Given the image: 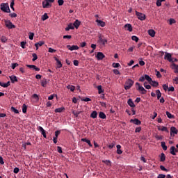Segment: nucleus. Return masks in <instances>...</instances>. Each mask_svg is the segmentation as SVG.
I'll return each mask as SVG.
<instances>
[{
	"label": "nucleus",
	"mask_w": 178,
	"mask_h": 178,
	"mask_svg": "<svg viewBox=\"0 0 178 178\" xmlns=\"http://www.w3.org/2000/svg\"><path fill=\"white\" fill-rule=\"evenodd\" d=\"M1 10L5 12L6 13H10V8H9V3H2L0 5Z\"/></svg>",
	"instance_id": "obj_1"
},
{
	"label": "nucleus",
	"mask_w": 178,
	"mask_h": 178,
	"mask_svg": "<svg viewBox=\"0 0 178 178\" xmlns=\"http://www.w3.org/2000/svg\"><path fill=\"white\" fill-rule=\"evenodd\" d=\"M134 84V81L131 80V79H128L124 84V90H130L133 85Z\"/></svg>",
	"instance_id": "obj_2"
},
{
	"label": "nucleus",
	"mask_w": 178,
	"mask_h": 178,
	"mask_svg": "<svg viewBox=\"0 0 178 178\" xmlns=\"http://www.w3.org/2000/svg\"><path fill=\"white\" fill-rule=\"evenodd\" d=\"M55 2V0H44L42 1V8H48L52 6V3Z\"/></svg>",
	"instance_id": "obj_3"
},
{
	"label": "nucleus",
	"mask_w": 178,
	"mask_h": 178,
	"mask_svg": "<svg viewBox=\"0 0 178 178\" xmlns=\"http://www.w3.org/2000/svg\"><path fill=\"white\" fill-rule=\"evenodd\" d=\"M136 90L138 91H139V92H140V94H147V90H145V88H144V87L141 86V85H140V83L136 82Z\"/></svg>",
	"instance_id": "obj_4"
},
{
	"label": "nucleus",
	"mask_w": 178,
	"mask_h": 178,
	"mask_svg": "<svg viewBox=\"0 0 178 178\" xmlns=\"http://www.w3.org/2000/svg\"><path fill=\"white\" fill-rule=\"evenodd\" d=\"M4 23H5L6 27H8L9 29H15L16 28V26H15L12 23V22H10V20H5Z\"/></svg>",
	"instance_id": "obj_5"
},
{
	"label": "nucleus",
	"mask_w": 178,
	"mask_h": 178,
	"mask_svg": "<svg viewBox=\"0 0 178 178\" xmlns=\"http://www.w3.org/2000/svg\"><path fill=\"white\" fill-rule=\"evenodd\" d=\"M165 60H168V62H171L173 63V58H172V54L165 52L164 56Z\"/></svg>",
	"instance_id": "obj_6"
},
{
	"label": "nucleus",
	"mask_w": 178,
	"mask_h": 178,
	"mask_svg": "<svg viewBox=\"0 0 178 178\" xmlns=\"http://www.w3.org/2000/svg\"><path fill=\"white\" fill-rule=\"evenodd\" d=\"M136 15L139 20H145V15L140 12L136 11Z\"/></svg>",
	"instance_id": "obj_7"
},
{
	"label": "nucleus",
	"mask_w": 178,
	"mask_h": 178,
	"mask_svg": "<svg viewBox=\"0 0 178 178\" xmlns=\"http://www.w3.org/2000/svg\"><path fill=\"white\" fill-rule=\"evenodd\" d=\"M170 133L171 136L175 137V134H177L178 133L177 129L175 127H171Z\"/></svg>",
	"instance_id": "obj_8"
},
{
	"label": "nucleus",
	"mask_w": 178,
	"mask_h": 178,
	"mask_svg": "<svg viewBox=\"0 0 178 178\" xmlns=\"http://www.w3.org/2000/svg\"><path fill=\"white\" fill-rule=\"evenodd\" d=\"M96 58L97 60H102V59L105 58V55L102 52H98L96 56Z\"/></svg>",
	"instance_id": "obj_9"
},
{
	"label": "nucleus",
	"mask_w": 178,
	"mask_h": 178,
	"mask_svg": "<svg viewBox=\"0 0 178 178\" xmlns=\"http://www.w3.org/2000/svg\"><path fill=\"white\" fill-rule=\"evenodd\" d=\"M130 122L136 124V126H140V124H141V121L137 118L130 120Z\"/></svg>",
	"instance_id": "obj_10"
},
{
	"label": "nucleus",
	"mask_w": 178,
	"mask_h": 178,
	"mask_svg": "<svg viewBox=\"0 0 178 178\" xmlns=\"http://www.w3.org/2000/svg\"><path fill=\"white\" fill-rule=\"evenodd\" d=\"M67 48L70 51H77V49H79V46H77V45H72V46L67 45Z\"/></svg>",
	"instance_id": "obj_11"
},
{
	"label": "nucleus",
	"mask_w": 178,
	"mask_h": 178,
	"mask_svg": "<svg viewBox=\"0 0 178 178\" xmlns=\"http://www.w3.org/2000/svg\"><path fill=\"white\" fill-rule=\"evenodd\" d=\"M125 30H127V31H133V27L131 26V24H126L124 26Z\"/></svg>",
	"instance_id": "obj_12"
},
{
	"label": "nucleus",
	"mask_w": 178,
	"mask_h": 178,
	"mask_svg": "<svg viewBox=\"0 0 178 178\" xmlns=\"http://www.w3.org/2000/svg\"><path fill=\"white\" fill-rule=\"evenodd\" d=\"M27 67H29V69H33V70H35L36 72H40V67H38L37 66L34 65H27Z\"/></svg>",
	"instance_id": "obj_13"
},
{
	"label": "nucleus",
	"mask_w": 178,
	"mask_h": 178,
	"mask_svg": "<svg viewBox=\"0 0 178 178\" xmlns=\"http://www.w3.org/2000/svg\"><path fill=\"white\" fill-rule=\"evenodd\" d=\"M171 69H172L174 71V73H178V65L175 63H172L171 65Z\"/></svg>",
	"instance_id": "obj_14"
},
{
	"label": "nucleus",
	"mask_w": 178,
	"mask_h": 178,
	"mask_svg": "<svg viewBox=\"0 0 178 178\" xmlns=\"http://www.w3.org/2000/svg\"><path fill=\"white\" fill-rule=\"evenodd\" d=\"M127 104L131 108H136V104H134L133 99H129L127 101Z\"/></svg>",
	"instance_id": "obj_15"
},
{
	"label": "nucleus",
	"mask_w": 178,
	"mask_h": 178,
	"mask_svg": "<svg viewBox=\"0 0 178 178\" xmlns=\"http://www.w3.org/2000/svg\"><path fill=\"white\" fill-rule=\"evenodd\" d=\"M80 24H81V22L80 21H79V19H76L75 22L73 24L74 27H75V29H79V27H80Z\"/></svg>",
	"instance_id": "obj_16"
},
{
	"label": "nucleus",
	"mask_w": 178,
	"mask_h": 178,
	"mask_svg": "<svg viewBox=\"0 0 178 178\" xmlns=\"http://www.w3.org/2000/svg\"><path fill=\"white\" fill-rule=\"evenodd\" d=\"M1 87H3V88H8L9 86H10V82L8 81L7 83L0 82Z\"/></svg>",
	"instance_id": "obj_17"
},
{
	"label": "nucleus",
	"mask_w": 178,
	"mask_h": 178,
	"mask_svg": "<svg viewBox=\"0 0 178 178\" xmlns=\"http://www.w3.org/2000/svg\"><path fill=\"white\" fill-rule=\"evenodd\" d=\"M54 59L57 63V68L60 69V67H62V66H63L62 62H60V60H59V59H58V58H56V57H55Z\"/></svg>",
	"instance_id": "obj_18"
},
{
	"label": "nucleus",
	"mask_w": 178,
	"mask_h": 178,
	"mask_svg": "<svg viewBox=\"0 0 178 178\" xmlns=\"http://www.w3.org/2000/svg\"><path fill=\"white\" fill-rule=\"evenodd\" d=\"M69 30H74V26L72 23L69 24L67 27L65 28V31H69Z\"/></svg>",
	"instance_id": "obj_19"
},
{
	"label": "nucleus",
	"mask_w": 178,
	"mask_h": 178,
	"mask_svg": "<svg viewBox=\"0 0 178 178\" xmlns=\"http://www.w3.org/2000/svg\"><path fill=\"white\" fill-rule=\"evenodd\" d=\"M99 42H100V44H102L103 45H105V44L108 42V40L106 39H103L101 36H99Z\"/></svg>",
	"instance_id": "obj_20"
},
{
	"label": "nucleus",
	"mask_w": 178,
	"mask_h": 178,
	"mask_svg": "<svg viewBox=\"0 0 178 178\" xmlns=\"http://www.w3.org/2000/svg\"><path fill=\"white\" fill-rule=\"evenodd\" d=\"M176 152H177V150L175 146H172L170 147V154L172 155H176Z\"/></svg>",
	"instance_id": "obj_21"
},
{
	"label": "nucleus",
	"mask_w": 178,
	"mask_h": 178,
	"mask_svg": "<svg viewBox=\"0 0 178 178\" xmlns=\"http://www.w3.org/2000/svg\"><path fill=\"white\" fill-rule=\"evenodd\" d=\"M81 141H83V143H86L89 145V147H92V144H91V140L87 138H82Z\"/></svg>",
	"instance_id": "obj_22"
},
{
	"label": "nucleus",
	"mask_w": 178,
	"mask_h": 178,
	"mask_svg": "<svg viewBox=\"0 0 178 178\" xmlns=\"http://www.w3.org/2000/svg\"><path fill=\"white\" fill-rule=\"evenodd\" d=\"M145 80H147V81H148L149 83L152 82V78L147 74H145Z\"/></svg>",
	"instance_id": "obj_23"
},
{
	"label": "nucleus",
	"mask_w": 178,
	"mask_h": 178,
	"mask_svg": "<svg viewBox=\"0 0 178 178\" xmlns=\"http://www.w3.org/2000/svg\"><path fill=\"white\" fill-rule=\"evenodd\" d=\"M65 111V107L58 108L54 110V112L56 113H61V112H63Z\"/></svg>",
	"instance_id": "obj_24"
},
{
	"label": "nucleus",
	"mask_w": 178,
	"mask_h": 178,
	"mask_svg": "<svg viewBox=\"0 0 178 178\" xmlns=\"http://www.w3.org/2000/svg\"><path fill=\"white\" fill-rule=\"evenodd\" d=\"M96 22H97V24L101 27H105V22H104V21L97 19Z\"/></svg>",
	"instance_id": "obj_25"
},
{
	"label": "nucleus",
	"mask_w": 178,
	"mask_h": 178,
	"mask_svg": "<svg viewBox=\"0 0 178 178\" xmlns=\"http://www.w3.org/2000/svg\"><path fill=\"white\" fill-rule=\"evenodd\" d=\"M117 154H118V155H121V154H122V149H120L122 148V146H120V145H117Z\"/></svg>",
	"instance_id": "obj_26"
},
{
	"label": "nucleus",
	"mask_w": 178,
	"mask_h": 178,
	"mask_svg": "<svg viewBox=\"0 0 178 178\" xmlns=\"http://www.w3.org/2000/svg\"><path fill=\"white\" fill-rule=\"evenodd\" d=\"M99 118L100 119H106V115L104 112L101 111L99 113Z\"/></svg>",
	"instance_id": "obj_27"
},
{
	"label": "nucleus",
	"mask_w": 178,
	"mask_h": 178,
	"mask_svg": "<svg viewBox=\"0 0 178 178\" xmlns=\"http://www.w3.org/2000/svg\"><path fill=\"white\" fill-rule=\"evenodd\" d=\"M97 116H98V113L95 111L90 114V118L92 119H97Z\"/></svg>",
	"instance_id": "obj_28"
},
{
	"label": "nucleus",
	"mask_w": 178,
	"mask_h": 178,
	"mask_svg": "<svg viewBox=\"0 0 178 178\" xmlns=\"http://www.w3.org/2000/svg\"><path fill=\"white\" fill-rule=\"evenodd\" d=\"M44 42L42 41H40L38 43L35 44V47H36V49H38L39 47H42L44 45Z\"/></svg>",
	"instance_id": "obj_29"
},
{
	"label": "nucleus",
	"mask_w": 178,
	"mask_h": 178,
	"mask_svg": "<svg viewBox=\"0 0 178 178\" xmlns=\"http://www.w3.org/2000/svg\"><path fill=\"white\" fill-rule=\"evenodd\" d=\"M10 80L11 81V83H15V81H17V77L16 76H10Z\"/></svg>",
	"instance_id": "obj_30"
},
{
	"label": "nucleus",
	"mask_w": 178,
	"mask_h": 178,
	"mask_svg": "<svg viewBox=\"0 0 178 178\" xmlns=\"http://www.w3.org/2000/svg\"><path fill=\"white\" fill-rule=\"evenodd\" d=\"M148 34L149 35H150V37H155V31H154L153 29H149L148 31Z\"/></svg>",
	"instance_id": "obj_31"
},
{
	"label": "nucleus",
	"mask_w": 178,
	"mask_h": 178,
	"mask_svg": "<svg viewBox=\"0 0 178 178\" xmlns=\"http://www.w3.org/2000/svg\"><path fill=\"white\" fill-rule=\"evenodd\" d=\"M151 86H152V87H158V86H159V83H158L156 81H152V82H150Z\"/></svg>",
	"instance_id": "obj_32"
},
{
	"label": "nucleus",
	"mask_w": 178,
	"mask_h": 178,
	"mask_svg": "<svg viewBox=\"0 0 178 178\" xmlns=\"http://www.w3.org/2000/svg\"><path fill=\"white\" fill-rule=\"evenodd\" d=\"M161 145L163 151H166L168 149V146H166V143L165 142H161Z\"/></svg>",
	"instance_id": "obj_33"
},
{
	"label": "nucleus",
	"mask_w": 178,
	"mask_h": 178,
	"mask_svg": "<svg viewBox=\"0 0 178 178\" xmlns=\"http://www.w3.org/2000/svg\"><path fill=\"white\" fill-rule=\"evenodd\" d=\"M166 115L168 119H175V115H172L169 111H166Z\"/></svg>",
	"instance_id": "obj_34"
},
{
	"label": "nucleus",
	"mask_w": 178,
	"mask_h": 178,
	"mask_svg": "<svg viewBox=\"0 0 178 178\" xmlns=\"http://www.w3.org/2000/svg\"><path fill=\"white\" fill-rule=\"evenodd\" d=\"M156 94L157 95V99H160L161 97H162V93H161V90H156Z\"/></svg>",
	"instance_id": "obj_35"
},
{
	"label": "nucleus",
	"mask_w": 178,
	"mask_h": 178,
	"mask_svg": "<svg viewBox=\"0 0 178 178\" xmlns=\"http://www.w3.org/2000/svg\"><path fill=\"white\" fill-rule=\"evenodd\" d=\"M47 19H49V17L48 16V14L44 13L42 16V20L43 22H45V20H47Z\"/></svg>",
	"instance_id": "obj_36"
},
{
	"label": "nucleus",
	"mask_w": 178,
	"mask_h": 178,
	"mask_svg": "<svg viewBox=\"0 0 178 178\" xmlns=\"http://www.w3.org/2000/svg\"><path fill=\"white\" fill-rule=\"evenodd\" d=\"M0 40L1 42L5 43L6 41H8V38H6V36H1Z\"/></svg>",
	"instance_id": "obj_37"
},
{
	"label": "nucleus",
	"mask_w": 178,
	"mask_h": 178,
	"mask_svg": "<svg viewBox=\"0 0 178 178\" xmlns=\"http://www.w3.org/2000/svg\"><path fill=\"white\" fill-rule=\"evenodd\" d=\"M22 112L23 113H27V106L25 104L22 105Z\"/></svg>",
	"instance_id": "obj_38"
},
{
	"label": "nucleus",
	"mask_w": 178,
	"mask_h": 178,
	"mask_svg": "<svg viewBox=\"0 0 178 178\" xmlns=\"http://www.w3.org/2000/svg\"><path fill=\"white\" fill-rule=\"evenodd\" d=\"M162 2H165V0H157L156 2V6H162Z\"/></svg>",
	"instance_id": "obj_39"
},
{
	"label": "nucleus",
	"mask_w": 178,
	"mask_h": 178,
	"mask_svg": "<svg viewBox=\"0 0 178 178\" xmlns=\"http://www.w3.org/2000/svg\"><path fill=\"white\" fill-rule=\"evenodd\" d=\"M165 159H166V156L163 153H161L160 161L161 162H165Z\"/></svg>",
	"instance_id": "obj_40"
},
{
	"label": "nucleus",
	"mask_w": 178,
	"mask_h": 178,
	"mask_svg": "<svg viewBox=\"0 0 178 178\" xmlns=\"http://www.w3.org/2000/svg\"><path fill=\"white\" fill-rule=\"evenodd\" d=\"M67 88L68 89V90H70V91H72V92H73V91H74V90H75V87H74V86H70V85H69V86H67Z\"/></svg>",
	"instance_id": "obj_41"
},
{
	"label": "nucleus",
	"mask_w": 178,
	"mask_h": 178,
	"mask_svg": "<svg viewBox=\"0 0 178 178\" xmlns=\"http://www.w3.org/2000/svg\"><path fill=\"white\" fill-rule=\"evenodd\" d=\"M159 130H161V131H166V133H169V130H168V127H162L161 128H159Z\"/></svg>",
	"instance_id": "obj_42"
},
{
	"label": "nucleus",
	"mask_w": 178,
	"mask_h": 178,
	"mask_svg": "<svg viewBox=\"0 0 178 178\" xmlns=\"http://www.w3.org/2000/svg\"><path fill=\"white\" fill-rule=\"evenodd\" d=\"M131 40H132V41H135V42H138V40L140 39L138 38V37H137L136 35H133V36H131Z\"/></svg>",
	"instance_id": "obj_43"
},
{
	"label": "nucleus",
	"mask_w": 178,
	"mask_h": 178,
	"mask_svg": "<svg viewBox=\"0 0 178 178\" xmlns=\"http://www.w3.org/2000/svg\"><path fill=\"white\" fill-rule=\"evenodd\" d=\"M97 90H98V93L99 94H102V92H104V90H102V86H97Z\"/></svg>",
	"instance_id": "obj_44"
},
{
	"label": "nucleus",
	"mask_w": 178,
	"mask_h": 178,
	"mask_svg": "<svg viewBox=\"0 0 178 178\" xmlns=\"http://www.w3.org/2000/svg\"><path fill=\"white\" fill-rule=\"evenodd\" d=\"M155 72L156 77H158V79H161V77H162V74H161V72L158 71V70H155Z\"/></svg>",
	"instance_id": "obj_45"
},
{
	"label": "nucleus",
	"mask_w": 178,
	"mask_h": 178,
	"mask_svg": "<svg viewBox=\"0 0 178 178\" xmlns=\"http://www.w3.org/2000/svg\"><path fill=\"white\" fill-rule=\"evenodd\" d=\"M32 56H33V59H32L33 62H35V60L38 59V56H37V54H35V53L33 54Z\"/></svg>",
	"instance_id": "obj_46"
},
{
	"label": "nucleus",
	"mask_w": 178,
	"mask_h": 178,
	"mask_svg": "<svg viewBox=\"0 0 178 178\" xmlns=\"http://www.w3.org/2000/svg\"><path fill=\"white\" fill-rule=\"evenodd\" d=\"M47 79H43L41 82L42 87H47Z\"/></svg>",
	"instance_id": "obj_47"
},
{
	"label": "nucleus",
	"mask_w": 178,
	"mask_h": 178,
	"mask_svg": "<svg viewBox=\"0 0 178 178\" xmlns=\"http://www.w3.org/2000/svg\"><path fill=\"white\" fill-rule=\"evenodd\" d=\"M143 86H144L145 88H146L147 90H151V86L147 85V82H145Z\"/></svg>",
	"instance_id": "obj_48"
},
{
	"label": "nucleus",
	"mask_w": 178,
	"mask_h": 178,
	"mask_svg": "<svg viewBox=\"0 0 178 178\" xmlns=\"http://www.w3.org/2000/svg\"><path fill=\"white\" fill-rule=\"evenodd\" d=\"M72 113L75 118H77L81 113V111H74Z\"/></svg>",
	"instance_id": "obj_49"
},
{
	"label": "nucleus",
	"mask_w": 178,
	"mask_h": 178,
	"mask_svg": "<svg viewBox=\"0 0 178 178\" xmlns=\"http://www.w3.org/2000/svg\"><path fill=\"white\" fill-rule=\"evenodd\" d=\"M10 6L13 10H15V8L13 7L15 6V0H11Z\"/></svg>",
	"instance_id": "obj_50"
},
{
	"label": "nucleus",
	"mask_w": 178,
	"mask_h": 178,
	"mask_svg": "<svg viewBox=\"0 0 178 178\" xmlns=\"http://www.w3.org/2000/svg\"><path fill=\"white\" fill-rule=\"evenodd\" d=\"M10 109L12 112H14V113H17V114L19 113V110L16 109V108L12 106Z\"/></svg>",
	"instance_id": "obj_51"
},
{
	"label": "nucleus",
	"mask_w": 178,
	"mask_h": 178,
	"mask_svg": "<svg viewBox=\"0 0 178 178\" xmlns=\"http://www.w3.org/2000/svg\"><path fill=\"white\" fill-rule=\"evenodd\" d=\"M56 97V98H58V95H51L48 97L49 101H51V99H54V98Z\"/></svg>",
	"instance_id": "obj_52"
},
{
	"label": "nucleus",
	"mask_w": 178,
	"mask_h": 178,
	"mask_svg": "<svg viewBox=\"0 0 178 178\" xmlns=\"http://www.w3.org/2000/svg\"><path fill=\"white\" fill-rule=\"evenodd\" d=\"M112 66L113 67H120V64L119 63H113Z\"/></svg>",
	"instance_id": "obj_53"
},
{
	"label": "nucleus",
	"mask_w": 178,
	"mask_h": 178,
	"mask_svg": "<svg viewBox=\"0 0 178 178\" xmlns=\"http://www.w3.org/2000/svg\"><path fill=\"white\" fill-rule=\"evenodd\" d=\"M102 162H103V163H105L107 165H111V161H109V160H103Z\"/></svg>",
	"instance_id": "obj_54"
},
{
	"label": "nucleus",
	"mask_w": 178,
	"mask_h": 178,
	"mask_svg": "<svg viewBox=\"0 0 178 178\" xmlns=\"http://www.w3.org/2000/svg\"><path fill=\"white\" fill-rule=\"evenodd\" d=\"M160 169L161 170H163L164 172H169V170L166 169L163 165H160Z\"/></svg>",
	"instance_id": "obj_55"
},
{
	"label": "nucleus",
	"mask_w": 178,
	"mask_h": 178,
	"mask_svg": "<svg viewBox=\"0 0 178 178\" xmlns=\"http://www.w3.org/2000/svg\"><path fill=\"white\" fill-rule=\"evenodd\" d=\"M29 40H33L34 38V33H29Z\"/></svg>",
	"instance_id": "obj_56"
},
{
	"label": "nucleus",
	"mask_w": 178,
	"mask_h": 178,
	"mask_svg": "<svg viewBox=\"0 0 178 178\" xmlns=\"http://www.w3.org/2000/svg\"><path fill=\"white\" fill-rule=\"evenodd\" d=\"M139 81H140L141 83L145 81V75L140 77L139 78Z\"/></svg>",
	"instance_id": "obj_57"
},
{
	"label": "nucleus",
	"mask_w": 178,
	"mask_h": 178,
	"mask_svg": "<svg viewBox=\"0 0 178 178\" xmlns=\"http://www.w3.org/2000/svg\"><path fill=\"white\" fill-rule=\"evenodd\" d=\"M58 3L59 6H62L65 3V1L63 0H58Z\"/></svg>",
	"instance_id": "obj_58"
},
{
	"label": "nucleus",
	"mask_w": 178,
	"mask_h": 178,
	"mask_svg": "<svg viewBox=\"0 0 178 178\" xmlns=\"http://www.w3.org/2000/svg\"><path fill=\"white\" fill-rule=\"evenodd\" d=\"M26 42H21V47L23 49L26 48Z\"/></svg>",
	"instance_id": "obj_59"
},
{
	"label": "nucleus",
	"mask_w": 178,
	"mask_h": 178,
	"mask_svg": "<svg viewBox=\"0 0 178 178\" xmlns=\"http://www.w3.org/2000/svg\"><path fill=\"white\" fill-rule=\"evenodd\" d=\"M49 52H50V54H54V52H56V50L52 49L51 47H49Z\"/></svg>",
	"instance_id": "obj_60"
},
{
	"label": "nucleus",
	"mask_w": 178,
	"mask_h": 178,
	"mask_svg": "<svg viewBox=\"0 0 178 178\" xmlns=\"http://www.w3.org/2000/svg\"><path fill=\"white\" fill-rule=\"evenodd\" d=\"M57 151L59 154H62V147L60 146L57 147Z\"/></svg>",
	"instance_id": "obj_61"
},
{
	"label": "nucleus",
	"mask_w": 178,
	"mask_h": 178,
	"mask_svg": "<svg viewBox=\"0 0 178 178\" xmlns=\"http://www.w3.org/2000/svg\"><path fill=\"white\" fill-rule=\"evenodd\" d=\"M19 170H20L19 169V168H15L13 172H14V173H15L16 175H17V173H19Z\"/></svg>",
	"instance_id": "obj_62"
},
{
	"label": "nucleus",
	"mask_w": 178,
	"mask_h": 178,
	"mask_svg": "<svg viewBox=\"0 0 178 178\" xmlns=\"http://www.w3.org/2000/svg\"><path fill=\"white\" fill-rule=\"evenodd\" d=\"M113 72L114 74H120V72H119V70H113Z\"/></svg>",
	"instance_id": "obj_63"
},
{
	"label": "nucleus",
	"mask_w": 178,
	"mask_h": 178,
	"mask_svg": "<svg viewBox=\"0 0 178 178\" xmlns=\"http://www.w3.org/2000/svg\"><path fill=\"white\" fill-rule=\"evenodd\" d=\"M165 177H166V175L163 174H159L157 177V178H165Z\"/></svg>",
	"instance_id": "obj_64"
}]
</instances>
